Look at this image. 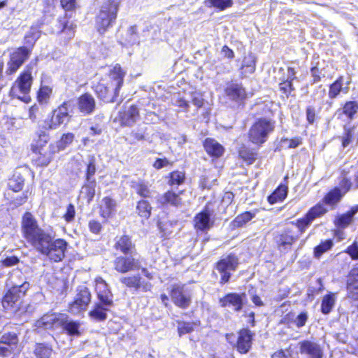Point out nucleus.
Wrapping results in <instances>:
<instances>
[{
	"mask_svg": "<svg viewBox=\"0 0 358 358\" xmlns=\"http://www.w3.org/2000/svg\"><path fill=\"white\" fill-rule=\"evenodd\" d=\"M21 233L29 246L47 257L51 262L59 263L65 259L68 242L62 238L54 239L39 226L31 212L27 211L22 215Z\"/></svg>",
	"mask_w": 358,
	"mask_h": 358,
	"instance_id": "f257e3e1",
	"label": "nucleus"
},
{
	"mask_svg": "<svg viewBox=\"0 0 358 358\" xmlns=\"http://www.w3.org/2000/svg\"><path fill=\"white\" fill-rule=\"evenodd\" d=\"M125 76L126 71L120 64L114 65L104 76L92 86L96 97L106 103L115 102L124 85Z\"/></svg>",
	"mask_w": 358,
	"mask_h": 358,
	"instance_id": "f03ea898",
	"label": "nucleus"
},
{
	"mask_svg": "<svg viewBox=\"0 0 358 358\" xmlns=\"http://www.w3.org/2000/svg\"><path fill=\"white\" fill-rule=\"evenodd\" d=\"M120 0H106L99 7L94 16L96 31L103 35L116 23Z\"/></svg>",
	"mask_w": 358,
	"mask_h": 358,
	"instance_id": "7ed1b4c3",
	"label": "nucleus"
},
{
	"mask_svg": "<svg viewBox=\"0 0 358 358\" xmlns=\"http://www.w3.org/2000/svg\"><path fill=\"white\" fill-rule=\"evenodd\" d=\"M29 287V282L24 281L20 285H13L8 288L1 299V304L3 310L14 313L20 310L23 304V299Z\"/></svg>",
	"mask_w": 358,
	"mask_h": 358,
	"instance_id": "20e7f679",
	"label": "nucleus"
},
{
	"mask_svg": "<svg viewBox=\"0 0 358 358\" xmlns=\"http://www.w3.org/2000/svg\"><path fill=\"white\" fill-rule=\"evenodd\" d=\"M185 287L184 284L175 283L167 289L168 294L162 293L159 297L164 306L169 307V299H171L178 308L181 310L188 309L192 303V297Z\"/></svg>",
	"mask_w": 358,
	"mask_h": 358,
	"instance_id": "39448f33",
	"label": "nucleus"
},
{
	"mask_svg": "<svg viewBox=\"0 0 358 358\" xmlns=\"http://www.w3.org/2000/svg\"><path fill=\"white\" fill-rule=\"evenodd\" d=\"M275 129V122L266 117L255 120L248 132V141L255 145L262 146Z\"/></svg>",
	"mask_w": 358,
	"mask_h": 358,
	"instance_id": "423d86ee",
	"label": "nucleus"
},
{
	"mask_svg": "<svg viewBox=\"0 0 358 358\" xmlns=\"http://www.w3.org/2000/svg\"><path fill=\"white\" fill-rule=\"evenodd\" d=\"M239 265V257L234 252L223 255L213 264V268L220 275L219 284L221 286L230 282L233 273L237 271Z\"/></svg>",
	"mask_w": 358,
	"mask_h": 358,
	"instance_id": "0eeeda50",
	"label": "nucleus"
},
{
	"mask_svg": "<svg viewBox=\"0 0 358 358\" xmlns=\"http://www.w3.org/2000/svg\"><path fill=\"white\" fill-rule=\"evenodd\" d=\"M236 334V339L234 341H232V338H234V333L226 334L225 338L238 353L241 355L247 354L252 349L255 333L248 327H243L239 329Z\"/></svg>",
	"mask_w": 358,
	"mask_h": 358,
	"instance_id": "6e6552de",
	"label": "nucleus"
},
{
	"mask_svg": "<svg viewBox=\"0 0 358 358\" xmlns=\"http://www.w3.org/2000/svg\"><path fill=\"white\" fill-rule=\"evenodd\" d=\"M71 106V100H65L57 108L53 109L44 120V128L48 130H55L63 124L66 120L71 118L69 107Z\"/></svg>",
	"mask_w": 358,
	"mask_h": 358,
	"instance_id": "1a4fd4ad",
	"label": "nucleus"
},
{
	"mask_svg": "<svg viewBox=\"0 0 358 358\" xmlns=\"http://www.w3.org/2000/svg\"><path fill=\"white\" fill-rule=\"evenodd\" d=\"M299 238V236L292 227H285L275 233L273 236L275 248L280 255H286L290 252Z\"/></svg>",
	"mask_w": 358,
	"mask_h": 358,
	"instance_id": "9d476101",
	"label": "nucleus"
},
{
	"mask_svg": "<svg viewBox=\"0 0 358 358\" xmlns=\"http://www.w3.org/2000/svg\"><path fill=\"white\" fill-rule=\"evenodd\" d=\"M92 301L90 289L85 285L78 286L73 299L69 303L67 311L73 315H78L86 310Z\"/></svg>",
	"mask_w": 358,
	"mask_h": 358,
	"instance_id": "9b49d317",
	"label": "nucleus"
},
{
	"mask_svg": "<svg viewBox=\"0 0 358 358\" xmlns=\"http://www.w3.org/2000/svg\"><path fill=\"white\" fill-rule=\"evenodd\" d=\"M32 71L33 67L30 64L24 67L12 84L10 90V94L16 95L20 93L26 95L30 93L34 82Z\"/></svg>",
	"mask_w": 358,
	"mask_h": 358,
	"instance_id": "f8f14e48",
	"label": "nucleus"
},
{
	"mask_svg": "<svg viewBox=\"0 0 358 358\" xmlns=\"http://www.w3.org/2000/svg\"><path fill=\"white\" fill-rule=\"evenodd\" d=\"M136 254L116 255L113 261V270L117 273L125 274L141 268V262Z\"/></svg>",
	"mask_w": 358,
	"mask_h": 358,
	"instance_id": "ddd939ff",
	"label": "nucleus"
},
{
	"mask_svg": "<svg viewBox=\"0 0 358 358\" xmlns=\"http://www.w3.org/2000/svg\"><path fill=\"white\" fill-rule=\"evenodd\" d=\"M30 48H26L24 46L17 48L9 55L7 62L6 74L13 75L22 66V64L29 58Z\"/></svg>",
	"mask_w": 358,
	"mask_h": 358,
	"instance_id": "4468645a",
	"label": "nucleus"
},
{
	"mask_svg": "<svg viewBox=\"0 0 358 358\" xmlns=\"http://www.w3.org/2000/svg\"><path fill=\"white\" fill-rule=\"evenodd\" d=\"M212 204L211 201H208L203 209L194 217L193 225L196 231H206L213 226L214 222L211 220L214 213L210 208Z\"/></svg>",
	"mask_w": 358,
	"mask_h": 358,
	"instance_id": "2eb2a0df",
	"label": "nucleus"
},
{
	"mask_svg": "<svg viewBox=\"0 0 358 358\" xmlns=\"http://www.w3.org/2000/svg\"><path fill=\"white\" fill-rule=\"evenodd\" d=\"M225 95L229 100L236 103L238 106L243 108L248 99V92L242 83L231 82L224 89Z\"/></svg>",
	"mask_w": 358,
	"mask_h": 358,
	"instance_id": "dca6fc26",
	"label": "nucleus"
},
{
	"mask_svg": "<svg viewBox=\"0 0 358 358\" xmlns=\"http://www.w3.org/2000/svg\"><path fill=\"white\" fill-rule=\"evenodd\" d=\"M296 72L295 69L292 66L287 68V74H283L278 83V92L282 99H288L295 91V87L293 81L296 79Z\"/></svg>",
	"mask_w": 358,
	"mask_h": 358,
	"instance_id": "f3484780",
	"label": "nucleus"
},
{
	"mask_svg": "<svg viewBox=\"0 0 358 358\" xmlns=\"http://www.w3.org/2000/svg\"><path fill=\"white\" fill-rule=\"evenodd\" d=\"M120 282L126 287L135 292H148L152 290V285L145 281L138 274L124 275L120 278Z\"/></svg>",
	"mask_w": 358,
	"mask_h": 358,
	"instance_id": "a211bd4d",
	"label": "nucleus"
},
{
	"mask_svg": "<svg viewBox=\"0 0 358 358\" xmlns=\"http://www.w3.org/2000/svg\"><path fill=\"white\" fill-rule=\"evenodd\" d=\"M245 293L229 292L218 300L221 308H231L234 312H240L244 306Z\"/></svg>",
	"mask_w": 358,
	"mask_h": 358,
	"instance_id": "6ab92c4d",
	"label": "nucleus"
},
{
	"mask_svg": "<svg viewBox=\"0 0 358 358\" xmlns=\"http://www.w3.org/2000/svg\"><path fill=\"white\" fill-rule=\"evenodd\" d=\"M71 15L65 13L57 19V27L59 29L57 34L60 35L65 42H68L75 36L76 25L71 21Z\"/></svg>",
	"mask_w": 358,
	"mask_h": 358,
	"instance_id": "aec40b11",
	"label": "nucleus"
},
{
	"mask_svg": "<svg viewBox=\"0 0 358 358\" xmlns=\"http://www.w3.org/2000/svg\"><path fill=\"white\" fill-rule=\"evenodd\" d=\"M113 250L122 255L137 254L136 246L132 237L129 234L117 236L114 238Z\"/></svg>",
	"mask_w": 358,
	"mask_h": 358,
	"instance_id": "412c9836",
	"label": "nucleus"
},
{
	"mask_svg": "<svg viewBox=\"0 0 358 358\" xmlns=\"http://www.w3.org/2000/svg\"><path fill=\"white\" fill-rule=\"evenodd\" d=\"M96 290L99 303L112 307L114 305L113 294L108 288V284L103 278H95Z\"/></svg>",
	"mask_w": 358,
	"mask_h": 358,
	"instance_id": "4be33fe9",
	"label": "nucleus"
},
{
	"mask_svg": "<svg viewBox=\"0 0 358 358\" xmlns=\"http://www.w3.org/2000/svg\"><path fill=\"white\" fill-rule=\"evenodd\" d=\"M182 192L183 191L176 192L173 189H168L157 199V202L161 207L179 208L183 204L182 199L180 197Z\"/></svg>",
	"mask_w": 358,
	"mask_h": 358,
	"instance_id": "5701e85b",
	"label": "nucleus"
},
{
	"mask_svg": "<svg viewBox=\"0 0 358 358\" xmlns=\"http://www.w3.org/2000/svg\"><path fill=\"white\" fill-rule=\"evenodd\" d=\"M139 117V108L136 104H131L127 108H124L118 113V119L122 127L133 125Z\"/></svg>",
	"mask_w": 358,
	"mask_h": 358,
	"instance_id": "b1692460",
	"label": "nucleus"
},
{
	"mask_svg": "<svg viewBox=\"0 0 358 358\" xmlns=\"http://www.w3.org/2000/svg\"><path fill=\"white\" fill-rule=\"evenodd\" d=\"M347 297L358 301V267L352 268L348 273L346 281Z\"/></svg>",
	"mask_w": 358,
	"mask_h": 358,
	"instance_id": "393cba45",
	"label": "nucleus"
},
{
	"mask_svg": "<svg viewBox=\"0 0 358 358\" xmlns=\"http://www.w3.org/2000/svg\"><path fill=\"white\" fill-rule=\"evenodd\" d=\"M99 216L107 221L111 218L116 210V201L110 196H104L98 205Z\"/></svg>",
	"mask_w": 358,
	"mask_h": 358,
	"instance_id": "a878e982",
	"label": "nucleus"
},
{
	"mask_svg": "<svg viewBox=\"0 0 358 358\" xmlns=\"http://www.w3.org/2000/svg\"><path fill=\"white\" fill-rule=\"evenodd\" d=\"M77 105L79 111L84 115H87L95 110L96 101L91 94L85 92L78 98Z\"/></svg>",
	"mask_w": 358,
	"mask_h": 358,
	"instance_id": "bb28decb",
	"label": "nucleus"
},
{
	"mask_svg": "<svg viewBox=\"0 0 358 358\" xmlns=\"http://www.w3.org/2000/svg\"><path fill=\"white\" fill-rule=\"evenodd\" d=\"M300 352L309 356L310 358H322L323 352L321 346L311 341L304 340L300 342Z\"/></svg>",
	"mask_w": 358,
	"mask_h": 358,
	"instance_id": "cd10ccee",
	"label": "nucleus"
},
{
	"mask_svg": "<svg viewBox=\"0 0 358 358\" xmlns=\"http://www.w3.org/2000/svg\"><path fill=\"white\" fill-rule=\"evenodd\" d=\"M202 145L210 157H222L225 152L224 147L213 138H206L202 142Z\"/></svg>",
	"mask_w": 358,
	"mask_h": 358,
	"instance_id": "c85d7f7f",
	"label": "nucleus"
},
{
	"mask_svg": "<svg viewBox=\"0 0 358 358\" xmlns=\"http://www.w3.org/2000/svg\"><path fill=\"white\" fill-rule=\"evenodd\" d=\"M49 140V135L44 131L36 134L30 145L31 150L34 155H42Z\"/></svg>",
	"mask_w": 358,
	"mask_h": 358,
	"instance_id": "c756f323",
	"label": "nucleus"
},
{
	"mask_svg": "<svg viewBox=\"0 0 358 358\" xmlns=\"http://www.w3.org/2000/svg\"><path fill=\"white\" fill-rule=\"evenodd\" d=\"M343 196L337 187H334L329 190L323 196L322 201L323 205L328 206L331 209H334L341 201Z\"/></svg>",
	"mask_w": 358,
	"mask_h": 358,
	"instance_id": "7c9ffc66",
	"label": "nucleus"
},
{
	"mask_svg": "<svg viewBox=\"0 0 358 358\" xmlns=\"http://www.w3.org/2000/svg\"><path fill=\"white\" fill-rule=\"evenodd\" d=\"M358 211V206H352L349 210L338 215L336 219L334 220V225L337 228L340 229H345L347 228L352 222L353 216Z\"/></svg>",
	"mask_w": 358,
	"mask_h": 358,
	"instance_id": "2f4dec72",
	"label": "nucleus"
},
{
	"mask_svg": "<svg viewBox=\"0 0 358 358\" xmlns=\"http://www.w3.org/2000/svg\"><path fill=\"white\" fill-rule=\"evenodd\" d=\"M257 58L252 52H249L247 55L244 56L243 63L241 66V76L245 78L248 74H252L256 69Z\"/></svg>",
	"mask_w": 358,
	"mask_h": 358,
	"instance_id": "473e14b6",
	"label": "nucleus"
},
{
	"mask_svg": "<svg viewBox=\"0 0 358 358\" xmlns=\"http://www.w3.org/2000/svg\"><path fill=\"white\" fill-rule=\"evenodd\" d=\"M152 207L150 203L144 199H141L136 202V213L142 222L148 220L152 215Z\"/></svg>",
	"mask_w": 358,
	"mask_h": 358,
	"instance_id": "72a5a7b5",
	"label": "nucleus"
},
{
	"mask_svg": "<svg viewBox=\"0 0 358 358\" xmlns=\"http://www.w3.org/2000/svg\"><path fill=\"white\" fill-rule=\"evenodd\" d=\"M110 307L96 302L93 308L88 313L90 317L97 322H103L107 318V311Z\"/></svg>",
	"mask_w": 358,
	"mask_h": 358,
	"instance_id": "f704fd0d",
	"label": "nucleus"
},
{
	"mask_svg": "<svg viewBox=\"0 0 358 358\" xmlns=\"http://www.w3.org/2000/svg\"><path fill=\"white\" fill-rule=\"evenodd\" d=\"M255 217V213L245 211L237 215L231 222L232 229L242 228Z\"/></svg>",
	"mask_w": 358,
	"mask_h": 358,
	"instance_id": "c9c22d12",
	"label": "nucleus"
},
{
	"mask_svg": "<svg viewBox=\"0 0 358 358\" xmlns=\"http://www.w3.org/2000/svg\"><path fill=\"white\" fill-rule=\"evenodd\" d=\"M288 187L285 185H279L275 190L268 196L267 201L269 204L273 205L283 201L287 196Z\"/></svg>",
	"mask_w": 358,
	"mask_h": 358,
	"instance_id": "e433bc0d",
	"label": "nucleus"
},
{
	"mask_svg": "<svg viewBox=\"0 0 358 358\" xmlns=\"http://www.w3.org/2000/svg\"><path fill=\"white\" fill-rule=\"evenodd\" d=\"M19 333L8 331L3 334L0 337V345L13 347L17 350L19 345Z\"/></svg>",
	"mask_w": 358,
	"mask_h": 358,
	"instance_id": "4c0bfd02",
	"label": "nucleus"
},
{
	"mask_svg": "<svg viewBox=\"0 0 358 358\" xmlns=\"http://www.w3.org/2000/svg\"><path fill=\"white\" fill-rule=\"evenodd\" d=\"M200 325V321H178L177 331L180 337L183 335L191 334L194 329Z\"/></svg>",
	"mask_w": 358,
	"mask_h": 358,
	"instance_id": "58836bf2",
	"label": "nucleus"
},
{
	"mask_svg": "<svg viewBox=\"0 0 358 358\" xmlns=\"http://www.w3.org/2000/svg\"><path fill=\"white\" fill-rule=\"evenodd\" d=\"M327 212L328 209L323 205V203L318 202L310 208L305 215L310 222H313L315 219L322 217Z\"/></svg>",
	"mask_w": 358,
	"mask_h": 358,
	"instance_id": "ea45409f",
	"label": "nucleus"
},
{
	"mask_svg": "<svg viewBox=\"0 0 358 358\" xmlns=\"http://www.w3.org/2000/svg\"><path fill=\"white\" fill-rule=\"evenodd\" d=\"M59 326H60L69 336H79L80 322L78 321H68L67 320H62Z\"/></svg>",
	"mask_w": 358,
	"mask_h": 358,
	"instance_id": "a19ab883",
	"label": "nucleus"
},
{
	"mask_svg": "<svg viewBox=\"0 0 358 358\" xmlns=\"http://www.w3.org/2000/svg\"><path fill=\"white\" fill-rule=\"evenodd\" d=\"M336 303V294L329 292L325 294L321 301V312L324 315L331 313Z\"/></svg>",
	"mask_w": 358,
	"mask_h": 358,
	"instance_id": "79ce46f5",
	"label": "nucleus"
},
{
	"mask_svg": "<svg viewBox=\"0 0 358 358\" xmlns=\"http://www.w3.org/2000/svg\"><path fill=\"white\" fill-rule=\"evenodd\" d=\"M334 245V241L331 238L322 240L320 243L313 248L314 257L320 259L324 253L331 250Z\"/></svg>",
	"mask_w": 358,
	"mask_h": 358,
	"instance_id": "37998d69",
	"label": "nucleus"
},
{
	"mask_svg": "<svg viewBox=\"0 0 358 358\" xmlns=\"http://www.w3.org/2000/svg\"><path fill=\"white\" fill-rule=\"evenodd\" d=\"M52 351V348L50 344L37 343L35 345L34 354L36 358H50Z\"/></svg>",
	"mask_w": 358,
	"mask_h": 358,
	"instance_id": "c03bdc74",
	"label": "nucleus"
},
{
	"mask_svg": "<svg viewBox=\"0 0 358 358\" xmlns=\"http://www.w3.org/2000/svg\"><path fill=\"white\" fill-rule=\"evenodd\" d=\"M52 94V87L41 83L36 92V99L40 103H48Z\"/></svg>",
	"mask_w": 358,
	"mask_h": 358,
	"instance_id": "a18cd8bd",
	"label": "nucleus"
},
{
	"mask_svg": "<svg viewBox=\"0 0 358 358\" xmlns=\"http://www.w3.org/2000/svg\"><path fill=\"white\" fill-rule=\"evenodd\" d=\"M343 76H339L332 83L329 85L328 96L330 99H334L338 96L343 90Z\"/></svg>",
	"mask_w": 358,
	"mask_h": 358,
	"instance_id": "49530a36",
	"label": "nucleus"
},
{
	"mask_svg": "<svg viewBox=\"0 0 358 358\" xmlns=\"http://www.w3.org/2000/svg\"><path fill=\"white\" fill-rule=\"evenodd\" d=\"M204 4L208 8H215L218 11H223L233 6L232 0H205Z\"/></svg>",
	"mask_w": 358,
	"mask_h": 358,
	"instance_id": "de8ad7c7",
	"label": "nucleus"
},
{
	"mask_svg": "<svg viewBox=\"0 0 358 358\" xmlns=\"http://www.w3.org/2000/svg\"><path fill=\"white\" fill-rule=\"evenodd\" d=\"M167 184L172 187L174 185L179 186L185 182L186 176L183 171H173L168 176Z\"/></svg>",
	"mask_w": 358,
	"mask_h": 358,
	"instance_id": "09e8293b",
	"label": "nucleus"
},
{
	"mask_svg": "<svg viewBox=\"0 0 358 358\" xmlns=\"http://www.w3.org/2000/svg\"><path fill=\"white\" fill-rule=\"evenodd\" d=\"M357 112L358 102L356 101H348L342 108V113L350 120L354 119Z\"/></svg>",
	"mask_w": 358,
	"mask_h": 358,
	"instance_id": "8fccbe9b",
	"label": "nucleus"
},
{
	"mask_svg": "<svg viewBox=\"0 0 358 358\" xmlns=\"http://www.w3.org/2000/svg\"><path fill=\"white\" fill-rule=\"evenodd\" d=\"M24 179L20 175H13L8 180V187L14 192H20L24 187Z\"/></svg>",
	"mask_w": 358,
	"mask_h": 358,
	"instance_id": "3c124183",
	"label": "nucleus"
},
{
	"mask_svg": "<svg viewBox=\"0 0 358 358\" xmlns=\"http://www.w3.org/2000/svg\"><path fill=\"white\" fill-rule=\"evenodd\" d=\"M131 187L135 189L136 193L142 197V199H146L147 198L151 197V191L144 182H133Z\"/></svg>",
	"mask_w": 358,
	"mask_h": 358,
	"instance_id": "603ef678",
	"label": "nucleus"
},
{
	"mask_svg": "<svg viewBox=\"0 0 358 358\" xmlns=\"http://www.w3.org/2000/svg\"><path fill=\"white\" fill-rule=\"evenodd\" d=\"M75 138V135L71 132L64 133L57 141V150H63L70 145Z\"/></svg>",
	"mask_w": 358,
	"mask_h": 358,
	"instance_id": "864d4df0",
	"label": "nucleus"
},
{
	"mask_svg": "<svg viewBox=\"0 0 358 358\" xmlns=\"http://www.w3.org/2000/svg\"><path fill=\"white\" fill-rule=\"evenodd\" d=\"M302 143V138L300 136H294L291 138H282L280 140V143L282 146L289 149L296 148L298 146L301 145Z\"/></svg>",
	"mask_w": 358,
	"mask_h": 358,
	"instance_id": "5fc2aeb1",
	"label": "nucleus"
},
{
	"mask_svg": "<svg viewBox=\"0 0 358 358\" xmlns=\"http://www.w3.org/2000/svg\"><path fill=\"white\" fill-rule=\"evenodd\" d=\"M292 224L294 225L298 229L299 233L302 234L310 227L312 222L308 218V217L306 215H304L303 217L292 222Z\"/></svg>",
	"mask_w": 358,
	"mask_h": 358,
	"instance_id": "6e6d98bb",
	"label": "nucleus"
},
{
	"mask_svg": "<svg viewBox=\"0 0 358 358\" xmlns=\"http://www.w3.org/2000/svg\"><path fill=\"white\" fill-rule=\"evenodd\" d=\"M38 38V35L34 31H29L24 37V42L27 45V46L24 47L26 48H30V54H31L32 49Z\"/></svg>",
	"mask_w": 358,
	"mask_h": 358,
	"instance_id": "4d7b16f0",
	"label": "nucleus"
},
{
	"mask_svg": "<svg viewBox=\"0 0 358 358\" xmlns=\"http://www.w3.org/2000/svg\"><path fill=\"white\" fill-rule=\"evenodd\" d=\"M88 229L92 234L99 235L103 230V226L99 220L92 219L88 222Z\"/></svg>",
	"mask_w": 358,
	"mask_h": 358,
	"instance_id": "13d9d810",
	"label": "nucleus"
},
{
	"mask_svg": "<svg viewBox=\"0 0 358 358\" xmlns=\"http://www.w3.org/2000/svg\"><path fill=\"white\" fill-rule=\"evenodd\" d=\"M352 186V183L350 178L343 177L339 181V186L337 187V188L340 190V192H341L342 195L344 196L350 190Z\"/></svg>",
	"mask_w": 358,
	"mask_h": 358,
	"instance_id": "bf43d9fd",
	"label": "nucleus"
},
{
	"mask_svg": "<svg viewBox=\"0 0 358 358\" xmlns=\"http://www.w3.org/2000/svg\"><path fill=\"white\" fill-rule=\"evenodd\" d=\"M306 120L308 124H313L317 118V111L315 106H308L306 108Z\"/></svg>",
	"mask_w": 358,
	"mask_h": 358,
	"instance_id": "052dcab7",
	"label": "nucleus"
},
{
	"mask_svg": "<svg viewBox=\"0 0 358 358\" xmlns=\"http://www.w3.org/2000/svg\"><path fill=\"white\" fill-rule=\"evenodd\" d=\"M20 262V258L15 255L7 256L0 261L2 267H12L16 266Z\"/></svg>",
	"mask_w": 358,
	"mask_h": 358,
	"instance_id": "680f3d73",
	"label": "nucleus"
},
{
	"mask_svg": "<svg viewBox=\"0 0 358 358\" xmlns=\"http://www.w3.org/2000/svg\"><path fill=\"white\" fill-rule=\"evenodd\" d=\"M191 103L195 106L197 110L201 108L205 105V99L201 93L194 92L192 94Z\"/></svg>",
	"mask_w": 358,
	"mask_h": 358,
	"instance_id": "e2e57ef3",
	"label": "nucleus"
},
{
	"mask_svg": "<svg viewBox=\"0 0 358 358\" xmlns=\"http://www.w3.org/2000/svg\"><path fill=\"white\" fill-rule=\"evenodd\" d=\"M76 217V208L73 203H69L67 207L66 212L63 215V219L66 222L70 223L73 222Z\"/></svg>",
	"mask_w": 358,
	"mask_h": 358,
	"instance_id": "0e129e2a",
	"label": "nucleus"
},
{
	"mask_svg": "<svg viewBox=\"0 0 358 358\" xmlns=\"http://www.w3.org/2000/svg\"><path fill=\"white\" fill-rule=\"evenodd\" d=\"M96 171L95 160L92 158L87 164L85 178L87 181H90L91 178L94 176Z\"/></svg>",
	"mask_w": 358,
	"mask_h": 358,
	"instance_id": "69168bd1",
	"label": "nucleus"
},
{
	"mask_svg": "<svg viewBox=\"0 0 358 358\" xmlns=\"http://www.w3.org/2000/svg\"><path fill=\"white\" fill-rule=\"evenodd\" d=\"M345 252L350 255L352 260H358V243L355 241L347 247Z\"/></svg>",
	"mask_w": 358,
	"mask_h": 358,
	"instance_id": "338daca9",
	"label": "nucleus"
},
{
	"mask_svg": "<svg viewBox=\"0 0 358 358\" xmlns=\"http://www.w3.org/2000/svg\"><path fill=\"white\" fill-rule=\"evenodd\" d=\"M292 357L291 346L287 348L285 350H278L271 355V358H290Z\"/></svg>",
	"mask_w": 358,
	"mask_h": 358,
	"instance_id": "774afa93",
	"label": "nucleus"
}]
</instances>
